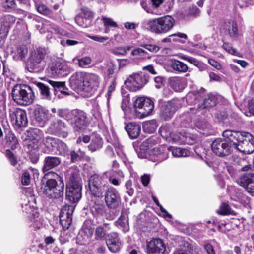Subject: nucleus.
<instances>
[{
	"mask_svg": "<svg viewBox=\"0 0 254 254\" xmlns=\"http://www.w3.org/2000/svg\"><path fill=\"white\" fill-rule=\"evenodd\" d=\"M195 126L198 129V131L204 135L207 136L209 135V125L205 121L198 120L195 123Z\"/></svg>",
	"mask_w": 254,
	"mask_h": 254,
	"instance_id": "nucleus-47",
	"label": "nucleus"
},
{
	"mask_svg": "<svg viewBox=\"0 0 254 254\" xmlns=\"http://www.w3.org/2000/svg\"><path fill=\"white\" fill-rule=\"evenodd\" d=\"M131 54L138 59H150L151 58V56L141 48L134 49L132 50Z\"/></svg>",
	"mask_w": 254,
	"mask_h": 254,
	"instance_id": "nucleus-54",
	"label": "nucleus"
},
{
	"mask_svg": "<svg viewBox=\"0 0 254 254\" xmlns=\"http://www.w3.org/2000/svg\"><path fill=\"white\" fill-rule=\"evenodd\" d=\"M221 30L232 39H236L239 36L238 24L235 20L225 21L222 25Z\"/></svg>",
	"mask_w": 254,
	"mask_h": 254,
	"instance_id": "nucleus-24",
	"label": "nucleus"
},
{
	"mask_svg": "<svg viewBox=\"0 0 254 254\" xmlns=\"http://www.w3.org/2000/svg\"><path fill=\"white\" fill-rule=\"evenodd\" d=\"M39 175L38 170L36 169L29 167L24 170L21 177V182L24 185H28L30 183V180L33 177L34 179L38 178Z\"/></svg>",
	"mask_w": 254,
	"mask_h": 254,
	"instance_id": "nucleus-37",
	"label": "nucleus"
},
{
	"mask_svg": "<svg viewBox=\"0 0 254 254\" xmlns=\"http://www.w3.org/2000/svg\"><path fill=\"white\" fill-rule=\"evenodd\" d=\"M114 223L116 226L121 229L125 233L129 231L128 223L125 216H120V218Z\"/></svg>",
	"mask_w": 254,
	"mask_h": 254,
	"instance_id": "nucleus-52",
	"label": "nucleus"
},
{
	"mask_svg": "<svg viewBox=\"0 0 254 254\" xmlns=\"http://www.w3.org/2000/svg\"><path fill=\"white\" fill-rule=\"evenodd\" d=\"M159 132L163 137L166 138L171 137L172 134L170 128L168 126H161L159 128Z\"/></svg>",
	"mask_w": 254,
	"mask_h": 254,
	"instance_id": "nucleus-64",
	"label": "nucleus"
},
{
	"mask_svg": "<svg viewBox=\"0 0 254 254\" xmlns=\"http://www.w3.org/2000/svg\"><path fill=\"white\" fill-rule=\"evenodd\" d=\"M16 18L11 15L7 14L4 16L1 25L5 26L7 28V30H9L11 26L15 23Z\"/></svg>",
	"mask_w": 254,
	"mask_h": 254,
	"instance_id": "nucleus-57",
	"label": "nucleus"
},
{
	"mask_svg": "<svg viewBox=\"0 0 254 254\" xmlns=\"http://www.w3.org/2000/svg\"><path fill=\"white\" fill-rule=\"evenodd\" d=\"M7 143L10 146L12 149H15L18 145V140L13 133L9 132L6 137Z\"/></svg>",
	"mask_w": 254,
	"mask_h": 254,
	"instance_id": "nucleus-58",
	"label": "nucleus"
},
{
	"mask_svg": "<svg viewBox=\"0 0 254 254\" xmlns=\"http://www.w3.org/2000/svg\"><path fill=\"white\" fill-rule=\"evenodd\" d=\"M169 64L174 70L178 72H186L188 69V67L185 64L177 60L171 59Z\"/></svg>",
	"mask_w": 254,
	"mask_h": 254,
	"instance_id": "nucleus-41",
	"label": "nucleus"
},
{
	"mask_svg": "<svg viewBox=\"0 0 254 254\" xmlns=\"http://www.w3.org/2000/svg\"><path fill=\"white\" fill-rule=\"evenodd\" d=\"M175 25L174 19L170 15L145 19L141 23L143 29L156 35H163L169 32Z\"/></svg>",
	"mask_w": 254,
	"mask_h": 254,
	"instance_id": "nucleus-2",
	"label": "nucleus"
},
{
	"mask_svg": "<svg viewBox=\"0 0 254 254\" xmlns=\"http://www.w3.org/2000/svg\"><path fill=\"white\" fill-rule=\"evenodd\" d=\"M64 184L61 181L59 185L53 179H48L45 183L43 182L41 191L51 199L62 198L64 195Z\"/></svg>",
	"mask_w": 254,
	"mask_h": 254,
	"instance_id": "nucleus-7",
	"label": "nucleus"
},
{
	"mask_svg": "<svg viewBox=\"0 0 254 254\" xmlns=\"http://www.w3.org/2000/svg\"><path fill=\"white\" fill-rule=\"evenodd\" d=\"M48 111L41 106L36 107L34 111L35 123L43 127L48 119Z\"/></svg>",
	"mask_w": 254,
	"mask_h": 254,
	"instance_id": "nucleus-29",
	"label": "nucleus"
},
{
	"mask_svg": "<svg viewBox=\"0 0 254 254\" xmlns=\"http://www.w3.org/2000/svg\"><path fill=\"white\" fill-rule=\"evenodd\" d=\"M232 135L236 136L233 139L235 142L234 149L244 154H251L254 151V138L251 133L232 130Z\"/></svg>",
	"mask_w": 254,
	"mask_h": 254,
	"instance_id": "nucleus-5",
	"label": "nucleus"
},
{
	"mask_svg": "<svg viewBox=\"0 0 254 254\" xmlns=\"http://www.w3.org/2000/svg\"><path fill=\"white\" fill-rule=\"evenodd\" d=\"M103 145V140L102 137L98 134H92L88 148L91 152H94L100 150Z\"/></svg>",
	"mask_w": 254,
	"mask_h": 254,
	"instance_id": "nucleus-38",
	"label": "nucleus"
},
{
	"mask_svg": "<svg viewBox=\"0 0 254 254\" xmlns=\"http://www.w3.org/2000/svg\"><path fill=\"white\" fill-rule=\"evenodd\" d=\"M158 142V138L155 136H152L144 141L140 146L139 151L137 152L138 157L141 159L146 158L149 150L152 149V147Z\"/></svg>",
	"mask_w": 254,
	"mask_h": 254,
	"instance_id": "nucleus-27",
	"label": "nucleus"
},
{
	"mask_svg": "<svg viewBox=\"0 0 254 254\" xmlns=\"http://www.w3.org/2000/svg\"><path fill=\"white\" fill-rule=\"evenodd\" d=\"M88 185L91 195L96 198H102L107 187L109 186L103 180L102 177L97 175L90 177Z\"/></svg>",
	"mask_w": 254,
	"mask_h": 254,
	"instance_id": "nucleus-10",
	"label": "nucleus"
},
{
	"mask_svg": "<svg viewBox=\"0 0 254 254\" xmlns=\"http://www.w3.org/2000/svg\"><path fill=\"white\" fill-rule=\"evenodd\" d=\"M47 71L50 76L60 78L67 76L72 70L66 63L56 61L49 64Z\"/></svg>",
	"mask_w": 254,
	"mask_h": 254,
	"instance_id": "nucleus-12",
	"label": "nucleus"
},
{
	"mask_svg": "<svg viewBox=\"0 0 254 254\" xmlns=\"http://www.w3.org/2000/svg\"><path fill=\"white\" fill-rule=\"evenodd\" d=\"M148 254H165L166 246L162 240L153 238L147 243Z\"/></svg>",
	"mask_w": 254,
	"mask_h": 254,
	"instance_id": "nucleus-22",
	"label": "nucleus"
},
{
	"mask_svg": "<svg viewBox=\"0 0 254 254\" xmlns=\"http://www.w3.org/2000/svg\"><path fill=\"white\" fill-rule=\"evenodd\" d=\"M149 78L148 74L144 71L133 73L125 81V85L130 91H136L148 82Z\"/></svg>",
	"mask_w": 254,
	"mask_h": 254,
	"instance_id": "nucleus-9",
	"label": "nucleus"
},
{
	"mask_svg": "<svg viewBox=\"0 0 254 254\" xmlns=\"http://www.w3.org/2000/svg\"><path fill=\"white\" fill-rule=\"evenodd\" d=\"M13 100L19 105H28L33 103L35 99V88L26 84H17L11 93Z\"/></svg>",
	"mask_w": 254,
	"mask_h": 254,
	"instance_id": "nucleus-6",
	"label": "nucleus"
},
{
	"mask_svg": "<svg viewBox=\"0 0 254 254\" xmlns=\"http://www.w3.org/2000/svg\"><path fill=\"white\" fill-rule=\"evenodd\" d=\"M71 119L73 121V127L77 131L84 129L88 124V121L85 112L83 111L75 109L71 111Z\"/></svg>",
	"mask_w": 254,
	"mask_h": 254,
	"instance_id": "nucleus-15",
	"label": "nucleus"
},
{
	"mask_svg": "<svg viewBox=\"0 0 254 254\" xmlns=\"http://www.w3.org/2000/svg\"><path fill=\"white\" fill-rule=\"evenodd\" d=\"M125 129L131 139L137 138L141 132V126L135 123H129L125 126Z\"/></svg>",
	"mask_w": 254,
	"mask_h": 254,
	"instance_id": "nucleus-36",
	"label": "nucleus"
},
{
	"mask_svg": "<svg viewBox=\"0 0 254 254\" xmlns=\"http://www.w3.org/2000/svg\"><path fill=\"white\" fill-rule=\"evenodd\" d=\"M104 199L108 207L115 209L120 202V196L118 190L111 186L107 187L104 193Z\"/></svg>",
	"mask_w": 254,
	"mask_h": 254,
	"instance_id": "nucleus-17",
	"label": "nucleus"
},
{
	"mask_svg": "<svg viewBox=\"0 0 254 254\" xmlns=\"http://www.w3.org/2000/svg\"><path fill=\"white\" fill-rule=\"evenodd\" d=\"M142 127L145 132L152 133L156 130L157 125L155 120H150L144 122L143 124Z\"/></svg>",
	"mask_w": 254,
	"mask_h": 254,
	"instance_id": "nucleus-50",
	"label": "nucleus"
},
{
	"mask_svg": "<svg viewBox=\"0 0 254 254\" xmlns=\"http://www.w3.org/2000/svg\"><path fill=\"white\" fill-rule=\"evenodd\" d=\"M106 242L109 250L113 253L118 252L123 245L118 234L114 232L107 235Z\"/></svg>",
	"mask_w": 254,
	"mask_h": 254,
	"instance_id": "nucleus-25",
	"label": "nucleus"
},
{
	"mask_svg": "<svg viewBox=\"0 0 254 254\" xmlns=\"http://www.w3.org/2000/svg\"><path fill=\"white\" fill-rule=\"evenodd\" d=\"M165 146L156 147L149 150L145 158L153 162H161L168 158V152Z\"/></svg>",
	"mask_w": 254,
	"mask_h": 254,
	"instance_id": "nucleus-20",
	"label": "nucleus"
},
{
	"mask_svg": "<svg viewBox=\"0 0 254 254\" xmlns=\"http://www.w3.org/2000/svg\"><path fill=\"white\" fill-rule=\"evenodd\" d=\"M89 208L93 216L99 218L103 215L105 209L104 205L97 199H93L89 203Z\"/></svg>",
	"mask_w": 254,
	"mask_h": 254,
	"instance_id": "nucleus-31",
	"label": "nucleus"
},
{
	"mask_svg": "<svg viewBox=\"0 0 254 254\" xmlns=\"http://www.w3.org/2000/svg\"><path fill=\"white\" fill-rule=\"evenodd\" d=\"M45 55L46 50L44 48H39L31 51L28 64L30 71L37 72L43 68L41 62L44 59Z\"/></svg>",
	"mask_w": 254,
	"mask_h": 254,
	"instance_id": "nucleus-11",
	"label": "nucleus"
},
{
	"mask_svg": "<svg viewBox=\"0 0 254 254\" xmlns=\"http://www.w3.org/2000/svg\"><path fill=\"white\" fill-rule=\"evenodd\" d=\"M163 2V0H151L147 5L145 2H141L142 7L148 13H153L154 8H158Z\"/></svg>",
	"mask_w": 254,
	"mask_h": 254,
	"instance_id": "nucleus-44",
	"label": "nucleus"
},
{
	"mask_svg": "<svg viewBox=\"0 0 254 254\" xmlns=\"http://www.w3.org/2000/svg\"><path fill=\"white\" fill-rule=\"evenodd\" d=\"M33 86L35 90H39L43 98L49 100L51 99L50 89L48 86L41 82H38Z\"/></svg>",
	"mask_w": 254,
	"mask_h": 254,
	"instance_id": "nucleus-42",
	"label": "nucleus"
},
{
	"mask_svg": "<svg viewBox=\"0 0 254 254\" xmlns=\"http://www.w3.org/2000/svg\"><path fill=\"white\" fill-rule=\"evenodd\" d=\"M233 211H231L230 206L225 203H222L217 213L222 215H227L232 214Z\"/></svg>",
	"mask_w": 254,
	"mask_h": 254,
	"instance_id": "nucleus-59",
	"label": "nucleus"
},
{
	"mask_svg": "<svg viewBox=\"0 0 254 254\" xmlns=\"http://www.w3.org/2000/svg\"><path fill=\"white\" fill-rule=\"evenodd\" d=\"M198 140V136L189 132H181L178 135V139L175 142L179 144H193Z\"/></svg>",
	"mask_w": 254,
	"mask_h": 254,
	"instance_id": "nucleus-32",
	"label": "nucleus"
},
{
	"mask_svg": "<svg viewBox=\"0 0 254 254\" xmlns=\"http://www.w3.org/2000/svg\"><path fill=\"white\" fill-rule=\"evenodd\" d=\"M102 21L105 27L104 32L105 33H108L110 32L109 27H118L117 23L110 18L103 17L102 18Z\"/></svg>",
	"mask_w": 254,
	"mask_h": 254,
	"instance_id": "nucleus-55",
	"label": "nucleus"
},
{
	"mask_svg": "<svg viewBox=\"0 0 254 254\" xmlns=\"http://www.w3.org/2000/svg\"><path fill=\"white\" fill-rule=\"evenodd\" d=\"M72 61L73 63L78 65L81 68H86L89 66L92 60L90 57L86 56L81 58H74Z\"/></svg>",
	"mask_w": 254,
	"mask_h": 254,
	"instance_id": "nucleus-48",
	"label": "nucleus"
},
{
	"mask_svg": "<svg viewBox=\"0 0 254 254\" xmlns=\"http://www.w3.org/2000/svg\"><path fill=\"white\" fill-rule=\"evenodd\" d=\"M9 116L15 127L19 128L26 126L28 120L25 110L16 108L10 113Z\"/></svg>",
	"mask_w": 254,
	"mask_h": 254,
	"instance_id": "nucleus-18",
	"label": "nucleus"
},
{
	"mask_svg": "<svg viewBox=\"0 0 254 254\" xmlns=\"http://www.w3.org/2000/svg\"><path fill=\"white\" fill-rule=\"evenodd\" d=\"M68 175L65 197L70 202L76 203L82 196V180L79 176V170L75 168H71L69 170Z\"/></svg>",
	"mask_w": 254,
	"mask_h": 254,
	"instance_id": "nucleus-3",
	"label": "nucleus"
},
{
	"mask_svg": "<svg viewBox=\"0 0 254 254\" xmlns=\"http://www.w3.org/2000/svg\"><path fill=\"white\" fill-rule=\"evenodd\" d=\"M57 115L60 117L68 120L70 119L69 116H71V111L67 109H58Z\"/></svg>",
	"mask_w": 254,
	"mask_h": 254,
	"instance_id": "nucleus-63",
	"label": "nucleus"
},
{
	"mask_svg": "<svg viewBox=\"0 0 254 254\" xmlns=\"http://www.w3.org/2000/svg\"><path fill=\"white\" fill-rule=\"evenodd\" d=\"M182 106V101L179 99H173L161 107L160 116L161 119L168 121L174 116L175 112Z\"/></svg>",
	"mask_w": 254,
	"mask_h": 254,
	"instance_id": "nucleus-13",
	"label": "nucleus"
},
{
	"mask_svg": "<svg viewBox=\"0 0 254 254\" xmlns=\"http://www.w3.org/2000/svg\"><path fill=\"white\" fill-rule=\"evenodd\" d=\"M152 198L155 204L159 207L161 212L163 213V217L168 221H170L172 218V216L169 214L165 209L160 204L157 197L153 195H152Z\"/></svg>",
	"mask_w": 254,
	"mask_h": 254,
	"instance_id": "nucleus-56",
	"label": "nucleus"
},
{
	"mask_svg": "<svg viewBox=\"0 0 254 254\" xmlns=\"http://www.w3.org/2000/svg\"><path fill=\"white\" fill-rule=\"evenodd\" d=\"M237 182L248 192L254 193V173H244L237 179Z\"/></svg>",
	"mask_w": 254,
	"mask_h": 254,
	"instance_id": "nucleus-23",
	"label": "nucleus"
},
{
	"mask_svg": "<svg viewBox=\"0 0 254 254\" xmlns=\"http://www.w3.org/2000/svg\"><path fill=\"white\" fill-rule=\"evenodd\" d=\"M154 108V102L149 98L139 97L134 103L135 115L142 119L150 115Z\"/></svg>",
	"mask_w": 254,
	"mask_h": 254,
	"instance_id": "nucleus-8",
	"label": "nucleus"
},
{
	"mask_svg": "<svg viewBox=\"0 0 254 254\" xmlns=\"http://www.w3.org/2000/svg\"><path fill=\"white\" fill-rule=\"evenodd\" d=\"M158 142V138L155 136H152L144 141L140 146L139 151L137 152L138 157L141 159L146 158L149 150L152 149V147Z\"/></svg>",
	"mask_w": 254,
	"mask_h": 254,
	"instance_id": "nucleus-26",
	"label": "nucleus"
},
{
	"mask_svg": "<svg viewBox=\"0 0 254 254\" xmlns=\"http://www.w3.org/2000/svg\"><path fill=\"white\" fill-rule=\"evenodd\" d=\"M94 232V230L92 227L84 224L82 227L81 231L77 236V239H80V236H81L82 234L85 235V237L83 239V243L84 244L85 242L87 241L88 239L93 236Z\"/></svg>",
	"mask_w": 254,
	"mask_h": 254,
	"instance_id": "nucleus-46",
	"label": "nucleus"
},
{
	"mask_svg": "<svg viewBox=\"0 0 254 254\" xmlns=\"http://www.w3.org/2000/svg\"><path fill=\"white\" fill-rule=\"evenodd\" d=\"M42 136V132L37 128H34L27 132L26 141L28 142L29 148L36 149L38 147L39 141Z\"/></svg>",
	"mask_w": 254,
	"mask_h": 254,
	"instance_id": "nucleus-28",
	"label": "nucleus"
},
{
	"mask_svg": "<svg viewBox=\"0 0 254 254\" xmlns=\"http://www.w3.org/2000/svg\"><path fill=\"white\" fill-rule=\"evenodd\" d=\"M217 98L216 96L208 94L206 95L203 99V104L199 106L197 109H195V113H198L203 109L210 108L214 107L216 105Z\"/></svg>",
	"mask_w": 254,
	"mask_h": 254,
	"instance_id": "nucleus-39",
	"label": "nucleus"
},
{
	"mask_svg": "<svg viewBox=\"0 0 254 254\" xmlns=\"http://www.w3.org/2000/svg\"><path fill=\"white\" fill-rule=\"evenodd\" d=\"M236 195L232 199L236 201H239L240 203L247 202L249 200V198L243 194L240 190H235Z\"/></svg>",
	"mask_w": 254,
	"mask_h": 254,
	"instance_id": "nucleus-60",
	"label": "nucleus"
},
{
	"mask_svg": "<svg viewBox=\"0 0 254 254\" xmlns=\"http://www.w3.org/2000/svg\"><path fill=\"white\" fill-rule=\"evenodd\" d=\"M48 82L54 88L55 92L60 91L63 94L68 95L66 92L63 90L65 86V82L55 81L49 80Z\"/></svg>",
	"mask_w": 254,
	"mask_h": 254,
	"instance_id": "nucleus-51",
	"label": "nucleus"
},
{
	"mask_svg": "<svg viewBox=\"0 0 254 254\" xmlns=\"http://www.w3.org/2000/svg\"><path fill=\"white\" fill-rule=\"evenodd\" d=\"M52 29L53 30L52 31V32H55V33L61 35L66 36L68 38L66 40L63 39L61 40L60 43L63 46H71L75 45L79 43L78 41L71 39L72 38H75V34L67 32L63 28L55 25H53Z\"/></svg>",
	"mask_w": 254,
	"mask_h": 254,
	"instance_id": "nucleus-21",
	"label": "nucleus"
},
{
	"mask_svg": "<svg viewBox=\"0 0 254 254\" xmlns=\"http://www.w3.org/2000/svg\"><path fill=\"white\" fill-rule=\"evenodd\" d=\"M61 162V159L58 157L47 156L44 160L42 171L44 173H46L50 170L58 166Z\"/></svg>",
	"mask_w": 254,
	"mask_h": 254,
	"instance_id": "nucleus-35",
	"label": "nucleus"
},
{
	"mask_svg": "<svg viewBox=\"0 0 254 254\" xmlns=\"http://www.w3.org/2000/svg\"><path fill=\"white\" fill-rule=\"evenodd\" d=\"M167 150L171 151L173 156L175 157H185L190 155V152L188 150L180 147L170 146Z\"/></svg>",
	"mask_w": 254,
	"mask_h": 254,
	"instance_id": "nucleus-45",
	"label": "nucleus"
},
{
	"mask_svg": "<svg viewBox=\"0 0 254 254\" xmlns=\"http://www.w3.org/2000/svg\"><path fill=\"white\" fill-rule=\"evenodd\" d=\"M170 86L176 92H181L186 86V80L185 78L175 76L169 78Z\"/></svg>",
	"mask_w": 254,
	"mask_h": 254,
	"instance_id": "nucleus-33",
	"label": "nucleus"
},
{
	"mask_svg": "<svg viewBox=\"0 0 254 254\" xmlns=\"http://www.w3.org/2000/svg\"><path fill=\"white\" fill-rule=\"evenodd\" d=\"M190 112L185 113L177 117L175 124H178L181 127L189 128L191 126L192 117L191 114L195 113L196 110L190 108Z\"/></svg>",
	"mask_w": 254,
	"mask_h": 254,
	"instance_id": "nucleus-30",
	"label": "nucleus"
},
{
	"mask_svg": "<svg viewBox=\"0 0 254 254\" xmlns=\"http://www.w3.org/2000/svg\"><path fill=\"white\" fill-rule=\"evenodd\" d=\"M35 6L37 11L40 14L51 17L53 15L52 11L45 5L39 1H34Z\"/></svg>",
	"mask_w": 254,
	"mask_h": 254,
	"instance_id": "nucleus-49",
	"label": "nucleus"
},
{
	"mask_svg": "<svg viewBox=\"0 0 254 254\" xmlns=\"http://www.w3.org/2000/svg\"><path fill=\"white\" fill-rule=\"evenodd\" d=\"M74 208L72 205H65L60 213V222L64 230H67L70 226L72 220V214Z\"/></svg>",
	"mask_w": 254,
	"mask_h": 254,
	"instance_id": "nucleus-19",
	"label": "nucleus"
},
{
	"mask_svg": "<svg viewBox=\"0 0 254 254\" xmlns=\"http://www.w3.org/2000/svg\"><path fill=\"white\" fill-rule=\"evenodd\" d=\"M60 139L57 138L47 136L43 140L45 147L49 151L56 150Z\"/></svg>",
	"mask_w": 254,
	"mask_h": 254,
	"instance_id": "nucleus-43",
	"label": "nucleus"
},
{
	"mask_svg": "<svg viewBox=\"0 0 254 254\" xmlns=\"http://www.w3.org/2000/svg\"><path fill=\"white\" fill-rule=\"evenodd\" d=\"M82 12L81 16L85 19V20H88L89 23L91 24L92 19L94 17L93 13L88 8L83 7L81 9Z\"/></svg>",
	"mask_w": 254,
	"mask_h": 254,
	"instance_id": "nucleus-61",
	"label": "nucleus"
},
{
	"mask_svg": "<svg viewBox=\"0 0 254 254\" xmlns=\"http://www.w3.org/2000/svg\"><path fill=\"white\" fill-rule=\"evenodd\" d=\"M27 53L28 49L25 46H16L12 51V57L16 61L24 60Z\"/></svg>",
	"mask_w": 254,
	"mask_h": 254,
	"instance_id": "nucleus-40",
	"label": "nucleus"
},
{
	"mask_svg": "<svg viewBox=\"0 0 254 254\" xmlns=\"http://www.w3.org/2000/svg\"><path fill=\"white\" fill-rule=\"evenodd\" d=\"M223 139L217 138L211 144L212 152L217 156L225 157L230 155L234 150L235 142L233 139L235 136L232 135V130H225L222 133Z\"/></svg>",
	"mask_w": 254,
	"mask_h": 254,
	"instance_id": "nucleus-4",
	"label": "nucleus"
},
{
	"mask_svg": "<svg viewBox=\"0 0 254 254\" xmlns=\"http://www.w3.org/2000/svg\"><path fill=\"white\" fill-rule=\"evenodd\" d=\"M22 199L23 200L21 203V207L23 212L25 213L28 216L37 211L36 209V198L32 189H27Z\"/></svg>",
	"mask_w": 254,
	"mask_h": 254,
	"instance_id": "nucleus-14",
	"label": "nucleus"
},
{
	"mask_svg": "<svg viewBox=\"0 0 254 254\" xmlns=\"http://www.w3.org/2000/svg\"><path fill=\"white\" fill-rule=\"evenodd\" d=\"M75 21L79 26L83 28L88 27L91 25L88 20H85V19L81 15L76 16L75 18Z\"/></svg>",
	"mask_w": 254,
	"mask_h": 254,
	"instance_id": "nucleus-62",
	"label": "nucleus"
},
{
	"mask_svg": "<svg viewBox=\"0 0 254 254\" xmlns=\"http://www.w3.org/2000/svg\"><path fill=\"white\" fill-rule=\"evenodd\" d=\"M47 131L51 134L66 138L68 135L69 128L64 122L59 119L53 121L51 123Z\"/></svg>",
	"mask_w": 254,
	"mask_h": 254,
	"instance_id": "nucleus-16",
	"label": "nucleus"
},
{
	"mask_svg": "<svg viewBox=\"0 0 254 254\" xmlns=\"http://www.w3.org/2000/svg\"><path fill=\"white\" fill-rule=\"evenodd\" d=\"M26 222L29 227L35 230L40 229L43 226V220L37 211L32 215H28Z\"/></svg>",
	"mask_w": 254,
	"mask_h": 254,
	"instance_id": "nucleus-34",
	"label": "nucleus"
},
{
	"mask_svg": "<svg viewBox=\"0 0 254 254\" xmlns=\"http://www.w3.org/2000/svg\"><path fill=\"white\" fill-rule=\"evenodd\" d=\"M55 151L58 152L59 155L68 156H69V150L64 142L60 140Z\"/></svg>",
	"mask_w": 254,
	"mask_h": 254,
	"instance_id": "nucleus-53",
	"label": "nucleus"
},
{
	"mask_svg": "<svg viewBox=\"0 0 254 254\" xmlns=\"http://www.w3.org/2000/svg\"><path fill=\"white\" fill-rule=\"evenodd\" d=\"M71 87L84 96L91 95L99 86V77L95 74L77 72L70 78Z\"/></svg>",
	"mask_w": 254,
	"mask_h": 254,
	"instance_id": "nucleus-1",
	"label": "nucleus"
}]
</instances>
